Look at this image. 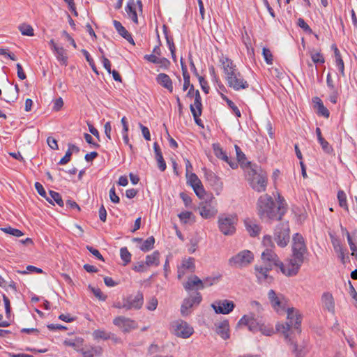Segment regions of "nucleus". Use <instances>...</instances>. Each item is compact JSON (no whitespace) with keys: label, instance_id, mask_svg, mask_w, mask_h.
<instances>
[{"label":"nucleus","instance_id":"obj_1","mask_svg":"<svg viewBox=\"0 0 357 357\" xmlns=\"http://www.w3.org/2000/svg\"><path fill=\"white\" fill-rule=\"evenodd\" d=\"M307 252L304 238L298 233L295 234L292 238L291 255L285 265H282V273L288 277L297 275Z\"/></svg>","mask_w":357,"mask_h":357},{"label":"nucleus","instance_id":"obj_2","mask_svg":"<svg viewBox=\"0 0 357 357\" xmlns=\"http://www.w3.org/2000/svg\"><path fill=\"white\" fill-rule=\"evenodd\" d=\"M278 207H275L273 198L266 194L259 197L257 204L258 214L261 219L271 220H281L286 213L287 204L284 199L280 195L277 199Z\"/></svg>","mask_w":357,"mask_h":357},{"label":"nucleus","instance_id":"obj_3","mask_svg":"<svg viewBox=\"0 0 357 357\" xmlns=\"http://www.w3.org/2000/svg\"><path fill=\"white\" fill-rule=\"evenodd\" d=\"M302 317L299 311L295 308L287 309V321L285 324H278L276 329L282 333L286 339L289 338V331L294 328L299 333H301V324Z\"/></svg>","mask_w":357,"mask_h":357},{"label":"nucleus","instance_id":"obj_4","mask_svg":"<svg viewBox=\"0 0 357 357\" xmlns=\"http://www.w3.org/2000/svg\"><path fill=\"white\" fill-rule=\"evenodd\" d=\"M246 177L253 190L258 192L266 190L268 181L266 172L250 167L247 169Z\"/></svg>","mask_w":357,"mask_h":357},{"label":"nucleus","instance_id":"obj_5","mask_svg":"<svg viewBox=\"0 0 357 357\" xmlns=\"http://www.w3.org/2000/svg\"><path fill=\"white\" fill-rule=\"evenodd\" d=\"M254 260V254L244 250L232 256L228 261L230 266L236 268H242L248 266Z\"/></svg>","mask_w":357,"mask_h":357},{"label":"nucleus","instance_id":"obj_6","mask_svg":"<svg viewBox=\"0 0 357 357\" xmlns=\"http://www.w3.org/2000/svg\"><path fill=\"white\" fill-rule=\"evenodd\" d=\"M202 301V294L199 291H193L183 301L180 312L183 316L190 314L193 309L197 307Z\"/></svg>","mask_w":357,"mask_h":357},{"label":"nucleus","instance_id":"obj_7","mask_svg":"<svg viewBox=\"0 0 357 357\" xmlns=\"http://www.w3.org/2000/svg\"><path fill=\"white\" fill-rule=\"evenodd\" d=\"M225 79L227 86L234 91H241L249 87V83L244 79L238 70L228 76H225Z\"/></svg>","mask_w":357,"mask_h":357},{"label":"nucleus","instance_id":"obj_8","mask_svg":"<svg viewBox=\"0 0 357 357\" xmlns=\"http://www.w3.org/2000/svg\"><path fill=\"white\" fill-rule=\"evenodd\" d=\"M289 227L288 223H280L274 231V240L278 246L284 248L289 242Z\"/></svg>","mask_w":357,"mask_h":357},{"label":"nucleus","instance_id":"obj_9","mask_svg":"<svg viewBox=\"0 0 357 357\" xmlns=\"http://www.w3.org/2000/svg\"><path fill=\"white\" fill-rule=\"evenodd\" d=\"M208 279L203 281L195 275H191L188 278L187 280L183 282L184 289L188 294H192L193 291H198L199 290L204 289L206 285L211 286V282L207 283Z\"/></svg>","mask_w":357,"mask_h":357},{"label":"nucleus","instance_id":"obj_10","mask_svg":"<svg viewBox=\"0 0 357 357\" xmlns=\"http://www.w3.org/2000/svg\"><path fill=\"white\" fill-rule=\"evenodd\" d=\"M236 218L232 215H222L218 220L220 231L225 235H232L236 230Z\"/></svg>","mask_w":357,"mask_h":357},{"label":"nucleus","instance_id":"obj_11","mask_svg":"<svg viewBox=\"0 0 357 357\" xmlns=\"http://www.w3.org/2000/svg\"><path fill=\"white\" fill-rule=\"evenodd\" d=\"M126 311L139 310L144 304V294L142 291H138L135 294H129L124 296Z\"/></svg>","mask_w":357,"mask_h":357},{"label":"nucleus","instance_id":"obj_12","mask_svg":"<svg viewBox=\"0 0 357 357\" xmlns=\"http://www.w3.org/2000/svg\"><path fill=\"white\" fill-rule=\"evenodd\" d=\"M113 324L117 326L123 333H130L132 330L137 328V323L130 318L124 316H118L113 319Z\"/></svg>","mask_w":357,"mask_h":357},{"label":"nucleus","instance_id":"obj_13","mask_svg":"<svg viewBox=\"0 0 357 357\" xmlns=\"http://www.w3.org/2000/svg\"><path fill=\"white\" fill-rule=\"evenodd\" d=\"M188 97L194 98V101L190 104V110L194 117H197L202 114V98L198 90H195L194 86H191L188 92Z\"/></svg>","mask_w":357,"mask_h":357},{"label":"nucleus","instance_id":"obj_14","mask_svg":"<svg viewBox=\"0 0 357 357\" xmlns=\"http://www.w3.org/2000/svg\"><path fill=\"white\" fill-rule=\"evenodd\" d=\"M185 176L187 183L192 188L196 195L201 199L204 198L206 195V191L198 176L193 172L187 174Z\"/></svg>","mask_w":357,"mask_h":357},{"label":"nucleus","instance_id":"obj_15","mask_svg":"<svg viewBox=\"0 0 357 357\" xmlns=\"http://www.w3.org/2000/svg\"><path fill=\"white\" fill-rule=\"evenodd\" d=\"M261 259L264 264L270 266L272 268L273 266H278L282 271V265H284L279 259L278 255L271 248H266L261 254Z\"/></svg>","mask_w":357,"mask_h":357},{"label":"nucleus","instance_id":"obj_16","mask_svg":"<svg viewBox=\"0 0 357 357\" xmlns=\"http://www.w3.org/2000/svg\"><path fill=\"white\" fill-rule=\"evenodd\" d=\"M211 307L217 314H227L233 311L235 304L231 301L225 299L213 302Z\"/></svg>","mask_w":357,"mask_h":357},{"label":"nucleus","instance_id":"obj_17","mask_svg":"<svg viewBox=\"0 0 357 357\" xmlns=\"http://www.w3.org/2000/svg\"><path fill=\"white\" fill-rule=\"evenodd\" d=\"M268 297L272 307L278 312L284 310L286 305V300L282 294H277L273 289L269 290Z\"/></svg>","mask_w":357,"mask_h":357},{"label":"nucleus","instance_id":"obj_18","mask_svg":"<svg viewBox=\"0 0 357 357\" xmlns=\"http://www.w3.org/2000/svg\"><path fill=\"white\" fill-rule=\"evenodd\" d=\"M272 270V268L266 264L263 265H255V275L259 283L264 282H270L272 280V278L269 276L268 273Z\"/></svg>","mask_w":357,"mask_h":357},{"label":"nucleus","instance_id":"obj_19","mask_svg":"<svg viewBox=\"0 0 357 357\" xmlns=\"http://www.w3.org/2000/svg\"><path fill=\"white\" fill-rule=\"evenodd\" d=\"M260 321H258L252 314L244 315L239 321V324L247 326L249 331L252 333L258 331Z\"/></svg>","mask_w":357,"mask_h":357},{"label":"nucleus","instance_id":"obj_20","mask_svg":"<svg viewBox=\"0 0 357 357\" xmlns=\"http://www.w3.org/2000/svg\"><path fill=\"white\" fill-rule=\"evenodd\" d=\"M125 11L132 22L136 24H139L138 16L137 13V8H135V1L128 0L125 7Z\"/></svg>","mask_w":357,"mask_h":357},{"label":"nucleus","instance_id":"obj_21","mask_svg":"<svg viewBox=\"0 0 357 357\" xmlns=\"http://www.w3.org/2000/svg\"><path fill=\"white\" fill-rule=\"evenodd\" d=\"M220 61L222 63L225 76H228L238 70L233 61L228 57L222 56L220 58Z\"/></svg>","mask_w":357,"mask_h":357},{"label":"nucleus","instance_id":"obj_22","mask_svg":"<svg viewBox=\"0 0 357 357\" xmlns=\"http://www.w3.org/2000/svg\"><path fill=\"white\" fill-rule=\"evenodd\" d=\"M113 24L118 33L128 41L130 44L135 45L134 40L132 35L126 30L122 24L116 20H113Z\"/></svg>","mask_w":357,"mask_h":357},{"label":"nucleus","instance_id":"obj_23","mask_svg":"<svg viewBox=\"0 0 357 357\" xmlns=\"http://www.w3.org/2000/svg\"><path fill=\"white\" fill-rule=\"evenodd\" d=\"M153 149L155 153V158L158 163V167L161 172H164L166 169V163L163 158L161 149L158 142H154Z\"/></svg>","mask_w":357,"mask_h":357},{"label":"nucleus","instance_id":"obj_24","mask_svg":"<svg viewBox=\"0 0 357 357\" xmlns=\"http://www.w3.org/2000/svg\"><path fill=\"white\" fill-rule=\"evenodd\" d=\"M323 307L328 312H335V302L332 294L329 292H324L321 296Z\"/></svg>","mask_w":357,"mask_h":357},{"label":"nucleus","instance_id":"obj_25","mask_svg":"<svg viewBox=\"0 0 357 357\" xmlns=\"http://www.w3.org/2000/svg\"><path fill=\"white\" fill-rule=\"evenodd\" d=\"M163 32L166 38L167 44L169 47V50L171 52L172 57L173 60L176 62V47L174 43V39L173 37L168 33V27L166 25L162 26Z\"/></svg>","mask_w":357,"mask_h":357},{"label":"nucleus","instance_id":"obj_26","mask_svg":"<svg viewBox=\"0 0 357 357\" xmlns=\"http://www.w3.org/2000/svg\"><path fill=\"white\" fill-rule=\"evenodd\" d=\"M313 102L314 103V107L317 108V114L328 119L330 116V112L324 105L322 100L319 97H314L313 98Z\"/></svg>","mask_w":357,"mask_h":357},{"label":"nucleus","instance_id":"obj_27","mask_svg":"<svg viewBox=\"0 0 357 357\" xmlns=\"http://www.w3.org/2000/svg\"><path fill=\"white\" fill-rule=\"evenodd\" d=\"M157 82L170 92L173 90L172 82L169 76L165 73H160L156 77Z\"/></svg>","mask_w":357,"mask_h":357},{"label":"nucleus","instance_id":"obj_28","mask_svg":"<svg viewBox=\"0 0 357 357\" xmlns=\"http://www.w3.org/2000/svg\"><path fill=\"white\" fill-rule=\"evenodd\" d=\"M229 322L225 320L218 324L216 327V333L224 340L229 338Z\"/></svg>","mask_w":357,"mask_h":357},{"label":"nucleus","instance_id":"obj_29","mask_svg":"<svg viewBox=\"0 0 357 357\" xmlns=\"http://www.w3.org/2000/svg\"><path fill=\"white\" fill-rule=\"evenodd\" d=\"M218 211L211 204H206L200 208V215L202 218L208 219L215 215Z\"/></svg>","mask_w":357,"mask_h":357},{"label":"nucleus","instance_id":"obj_30","mask_svg":"<svg viewBox=\"0 0 357 357\" xmlns=\"http://www.w3.org/2000/svg\"><path fill=\"white\" fill-rule=\"evenodd\" d=\"M245 226L250 235L252 237L259 235L261 231V227L257 225L255 221L250 219L245 220Z\"/></svg>","mask_w":357,"mask_h":357},{"label":"nucleus","instance_id":"obj_31","mask_svg":"<svg viewBox=\"0 0 357 357\" xmlns=\"http://www.w3.org/2000/svg\"><path fill=\"white\" fill-rule=\"evenodd\" d=\"M84 339L76 337L74 339H66L63 341V344L67 347H71L75 351H79L83 346Z\"/></svg>","mask_w":357,"mask_h":357},{"label":"nucleus","instance_id":"obj_32","mask_svg":"<svg viewBox=\"0 0 357 357\" xmlns=\"http://www.w3.org/2000/svg\"><path fill=\"white\" fill-rule=\"evenodd\" d=\"M194 333L193 328L185 321H180V337L188 338Z\"/></svg>","mask_w":357,"mask_h":357},{"label":"nucleus","instance_id":"obj_33","mask_svg":"<svg viewBox=\"0 0 357 357\" xmlns=\"http://www.w3.org/2000/svg\"><path fill=\"white\" fill-rule=\"evenodd\" d=\"M145 264L147 266H158L160 264V252L158 250L146 257Z\"/></svg>","mask_w":357,"mask_h":357},{"label":"nucleus","instance_id":"obj_34","mask_svg":"<svg viewBox=\"0 0 357 357\" xmlns=\"http://www.w3.org/2000/svg\"><path fill=\"white\" fill-rule=\"evenodd\" d=\"M56 55V59L64 66L68 65V56L66 50L63 47L59 46L55 50L53 51Z\"/></svg>","mask_w":357,"mask_h":357},{"label":"nucleus","instance_id":"obj_35","mask_svg":"<svg viewBox=\"0 0 357 357\" xmlns=\"http://www.w3.org/2000/svg\"><path fill=\"white\" fill-rule=\"evenodd\" d=\"M181 268L187 270L190 273H194L195 271V259L193 257L183 258Z\"/></svg>","mask_w":357,"mask_h":357},{"label":"nucleus","instance_id":"obj_36","mask_svg":"<svg viewBox=\"0 0 357 357\" xmlns=\"http://www.w3.org/2000/svg\"><path fill=\"white\" fill-rule=\"evenodd\" d=\"M180 221L185 224L192 225L195 222V216L190 211L182 212L180 213Z\"/></svg>","mask_w":357,"mask_h":357},{"label":"nucleus","instance_id":"obj_37","mask_svg":"<svg viewBox=\"0 0 357 357\" xmlns=\"http://www.w3.org/2000/svg\"><path fill=\"white\" fill-rule=\"evenodd\" d=\"M155 238L153 236H151L147 238L146 240L143 241L139 248L143 252H148L153 248Z\"/></svg>","mask_w":357,"mask_h":357},{"label":"nucleus","instance_id":"obj_38","mask_svg":"<svg viewBox=\"0 0 357 357\" xmlns=\"http://www.w3.org/2000/svg\"><path fill=\"white\" fill-rule=\"evenodd\" d=\"M49 197L52 199L51 204L54 205V202H56L61 207L64 206V202L62 199L61 195L59 192L54 190H50Z\"/></svg>","mask_w":357,"mask_h":357},{"label":"nucleus","instance_id":"obj_39","mask_svg":"<svg viewBox=\"0 0 357 357\" xmlns=\"http://www.w3.org/2000/svg\"><path fill=\"white\" fill-rule=\"evenodd\" d=\"M110 333H111V332H107L105 330L97 329L93 332L92 336H93V339L96 340H109Z\"/></svg>","mask_w":357,"mask_h":357},{"label":"nucleus","instance_id":"obj_40","mask_svg":"<svg viewBox=\"0 0 357 357\" xmlns=\"http://www.w3.org/2000/svg\"><path fill=\"white\" fill-rule=\"evenodd\" d=\"M204 176H205L206 181L210 183V185H218V183L219 182V178L212 171L208 170V169H205L204 170Z\"/></svg>","mask_w":357,"mask_h":357},{"label":"nucleus","instance_id":"obj_41","mask_svg":"<svg viewBox=\"0 0 357 357\" xmlns=\"http://www.w3.org/2000/svg\"><path fill=\"white\" fill-rule=\"evenodd\" d=\"M220 96L222 99L227 102L228 107L232 110L235 115L237 117H240L241 114L238 107L230 99H229L227 96L221 93Z\"/></svg>","mask_w":357,"mask_h":357},{"label":"nucleus","instance_id":"obj_42","mask_svg":"<svg viewBox=\"0 0 357 357\" xmlns=\"http://www.w3.org/2000/svg\"><path fill=\"white\" fill-rule=\"evenodd\" d=\"M20 31L22 35L27 36H34V30L33 27L28 24L23 23L18 26Z\"/></svg>","mask_w":357,"mask_h":357},{"label":"nucleus","instance_id":"obj_43","mask_svg":"<svg viewBox=\"0 0 357 357\" xmlns=\"http://www.w3.org/2000/svg\"><path fill=\"white\" fill-rule=\"evenodd\" d=\"M213 151L215 156L226 162H229V158L222 148L218 144H213Z\"/></svg>","mask_w":357,"mask_h":357},{"label":"nucleus","instance_id":"obj_44","mask_svg":"<svg viewBox=\"0 0 357 357\" xmlns=\"http://www.w3.org/2000/svg\"><path fill=\"white\" fill-rule=\"evenodd\" d=\"M81 52H82V54L84 56V57H85L86 60L87 61V62L89 63V66L92 68L93 71L94 73H96L97 75H98V71L97 70V68H96V63L94 62V60L91 56V55L89 53V52L86 50H84V49L82 50Z\"/></svg>","mask_w":357,"mask_h":357},{"label":"nucleus","instance_id":"obj_45","mask_svg":"<svg viewBox=\"0 0 357 357\" xmlns=\"http://www.w3.org/2000/svg\"><path fill=\"white\" fill-rule=\"evenodd\" d=\"M258 331H260L261 334L271 336L274 333L273 328L270 325H266L264 323H260Z\"/></svg>","mask_w":357,"mask_h":357},{"label":"nucleus","instance_id":"obj_46","mask_svg":"<svg viewBox=\"0 0 357 357\" xmlns=\"http://www.w3.org/2000/svg\"><path fill=\"white\" fill-rule=\"evenodd\" d=\"M121 259L123 261L124 265H127L131 261V254L126 247L121 248L120 250Z\"/></svg>","mask_w":357,"mask_h":357},{"label":"nucleus","instance_id":"obj_47","mask_svg":"<svg viewBox=\"0 0 357 357\" xmlns=\"http://www.w3.org/2000/svg\"><path fill=\"white\" fill-rule=\"evenodd\" d=\"M34 186L36 191L41 197H44L49 203H52V199L47 195L45 190L40 183L36 182Z\"/></svg>","mask_w":357,"mask_h":357},{"label":"nucleus","instance_id":"obj_48","mask_svg":"<svg viewBox=\"0 0 357 357\" xmlns=\"http://www.w3.org/2000/svg\"><path fill=\"white\" fill-rule=\"evenodd\" d=\"M1 229L6 234L13 235L16 237H20L23 235V232L21 230H20L18 229L13 228L10 226L1 228Z\"/></svg>","mask_w":357,"mask_h":357},{"label":"nucleus","instance_id":"obj_49","mask_svg":"<svg viewBox=\"0 0 357 357\" xmlns=\"http://www.w3.org/2000/svg\"><path fill=\"white\" fill-rule=\"evenodd\" d=\"M337 199L339 202V204L342 208H344L348 210V206L347 204V196L344 191L339 190L337 192Z\"/></svg>","mask_w":357,"mask_h":357},{"label":"nucleus","instance_id":"obj_50","mask_svg":"<svg viewBox=\"0 0 357 357\" xmlns=\"http://www.w3.org/2000/svg\"><path fill=\"white\" fill-rule=\"evenodd\" d=\"M262 55L267 64L271 65L273 63V56L269 49L264 47L262 50Z\"/></svg>","mask_w":357,"mask_h":357},{"label":"nucleus","instance_id":"obj_51","mask_svg":"<svg viewBox=\"0 0 357 357\" xmlns=\"http://www.w3.org/2000/svg\"><path fill=\"white\" fill-rule=\"evenodd\" d=\"M158 304V299L155 296H152L147 301L146 307L149 311H153L157 308Z\"/></svg>","mask_w":357,"mask_h":357},{"label":"nucleus","instance_id":"obj_52","mask_svg":"<svg viewBox=\"0 0 357 357\" xmlns=\"http://www.w3.org/2000/svg\"><path fill=\"white\" fill-rule=\"evenodd\" d=\"M310 56L312 61L316 64L324 63L325 62V59L320 52H311Z\"/></svg>","mask_w":357,"mask_h":357},{"label":"nucleus","instance_id":"obj_53","mask_svg":"<svg viewBox=\"0 0 357 357\" xmlns=\"http://www.w3.org/2000/svg\"><path fill=\"white\" fill-rule=\"evenodd\" d=\"M89 288L91 289V292H93L94 296L100 301H105L107 299V296L103 294L100 289L92 287L91 286H89Z\"/></svg>","mask_w":357,"mask_h":357},{"label":"nucleus","instance_id":"obj_54","mask_svg":"<svg viewBox=\"0 0 357 357\" xmlns=\"http://www.w3.org/2000/svg\"><path fill=\"white\" fill-rule=\"evenodd\" d=\"M323 149V151L326 153H331L333 151V149L332 146L328 144V142L324 139H321V140L318 141Z\"/></svg>","mask_w":357,"mask_h":357},{"label":"nucleus","instance_id":"obj_55","mask_svg":"<svg viewBox=\"0 0 357 357\" xmlns=\"http://www.w3.org/2000/svg\"><path fill=\"white\" fill-rule=\"evenodd\" d=\"M331 238V243L333 246V248L335 251V252H342V250L343 249L341 245V243L340 240L335 237H334L333 235H330Z\"/></svg>","mask_w":357,"mask_h":357},{"label":"nucleus","instance_id":"obj_56","mask_svg":"<svg viewBox=\"0 0 357 357\" xmlns=\"http://www.w3.org/2000/svg\"><path fill=\"white\" fill-rule=\"evenodd\" d=\"M180 198L182 199V200L186 207H188V208L192 207V199L190 195H188L185 192H181V193H180Z\"/></svg>","mask_w":357,"mask_h":357},{"label":"nucleus","instance_id":"obj_57","mask_svg":"<svg viewBox=\"0 0 357 357\" xmlns=\"http://www.w3.org/2000/svg\"><path fill=\"white\" fill-rule=\"evenodd\" d=\"M86 249L98 259L101 260L102 261H105L104 257H102V255H101L98 250L90 245H87Z\"/></svg>","mask_w":357,"mask_h":357},{"label":"nucleus","instance_id":"obj_58","mask_svg":"<svg viewBox=\"0 0 357 357\" xmlns=\"http://www.w3.org/2000/svg\"><path fill=\"white\" fill-rule=\"evenodd\" d=\"M298 26L303 29L305 32L311 33L312 32V29L309 26V25L305 22L303 18H299L298 20Z\"/></svg>","mask_w":357,"mask_h":357},{"label":"nucleus","instance_id":"obj_59","mask_svg":"<svg viewBox=\"0 0 357 357\" xmlns=\"http://www.w3.org/2000/svg\"><path fill=\"white\" fill-rule=\"evenodd\" d=\"M235 149L238 161L243 165L246 160L245 155L241 151V149L237 145H235Z\"/></svg>","mask_w":357,"mask_h":357},{"label":"nucleus","instance_id":"obj_60","mask_svg":"<svg viewBox=\"0 0 357 357\" xmlns=\"http://www.w3.org/2000/svg\"><path fill=\"white\" fill-rule=\"evenodd\" d=\"M109 198H110V200L112 202H113L114 204H117L120 202V199H119V196L116 194L114 186H113L109 190Z\"/></svg>","mask_w":357,"mask_h":357},{"label":"nucleus","instance_id":"obj_61","mask_svg":"<svg viewBox=\"0 0 357 357\" xmlns=\"http://www.w3.org/2000/svg\"><path fill=\"white\" fill-rule=\"evenodd\" d=\"M335 65L338 68L339 71H340L341 75L344 77L345 75V74H344V61H343L342 57L341 58L335 59Z\"/></svg>","mask_w":357,"mask_h":357},{"label":"nucleus","instance_id":"obj_62","mask_svg":"<svg viewBox=\"0 0 357 357\" xmlns=\"http://www.w3.org/2000/svg\"><path fill=\"white\" fill-rule=\"evenodd\" d=\"M262 243L266 248L272 249V248L274 247L272 237L269 235H266L264 237Z\"/></svg>","mask_w":357,"mask_h":357},{"label":"nucleus","instance_id":"obj_63","mask_svg":"<svg viewBox=\"0 0 357 357\" xmlns=\"http://www.w3.org/2000/svg\"><path fill=\"white\" fill-rule=\"evenodd\" d=\"M155 64H158V65H159V66L160 68H162L165 69V68H167L169 66L170 61L167 59H166L165 57H162V58H159L158 57V62L155 63Z\"/></svg>","mask_w":357,"mask_h":357},{"label":"nucleus","instance_id":"obj_64","mask_svg":"<svg viewBox=\"0 0 357 357\" xmlns=\"http://www.w3.org/2000/svg\"><path fill=\"white\" fill-rule=\"evenodd\" d=\"M63 106V100L62 98L59 97L54 100L52 109L54 111L58 112L62 108Z\"/></svg>","mask_w":357,"mask_h":357}]
</instances>
